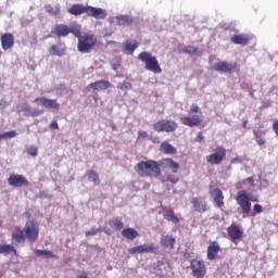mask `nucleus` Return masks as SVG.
Masks as SVG:
<instances>
[{"mask_svg":"<svg viewBox=\"0 0 278 278\" xmlns=\"http://www.w3.org/2000/svg\"><path fill=\"white\" fill-rule=\"evenodd\" d=\"M218 253H220V244H218L217 241L211 242L207 247V260H210L211 262L216 260V257H218Z\"/></svg>","mask_w":278,"mask_h":278,"instance_id":"18","label":"nucleus"},{"mask_svg":"<svg viewBox=\"0 0 278 278\" xmlns=\"http://www.w3.org/2000/svg\"><path fill=\"white\" fill-rule=\"evenodd\" d=\"M128 253H130V255H138V254L144 253V244L137 245L135 248H130L128 250Z\"/></svg>","mask_w":278,"mask_h":278,"instance_id":"36","label":"nucleus"},{"mask_svg":"<svg viewBox=\"0 0 278 278\" xmlns=\"http://www.w3.org/2000/svg\"><path fill=\"white\" fill-rule=\"evenodd\" d=\"M9 253L16 255V248L10 244H0V254L9 255Z\"/></svg>","mask_w":278,"mask_h":278,"instance_id":"31","label":"nucleus"},{"mask_svg":"<svg viewBox=\"0 0 278 278\" xmlns=\"http://www.w3.org/2000/svg\"><path fill=\"white\" fill-rule=\"evenodd\" d=\"M208 194L214 200L216 207H225V194L216 185L211 184L208 186Z\"/></svg>","mask_w":278,"mask_h":278,"instance_id":"11","label":"nucleus"},{"mask_svg":"<svg viewBox=\"0 0 278 278\" xmlns=\"http://www.w3.org/2000/svg\"><path fill=\"white\" fill-rule=\"evenodd\" d=\"M175 242L173 235H166L161 238V247H164V249H175Z\"/></svg>","mask_w":278,"mask_h":278,"instance_id":"24","label":"nucleus"},{"mask_svg":"<svg viewBox=\"0 0 278 278\" xmlns=\"http://www.w3.org/2000/svg\"><path fill=\"white\" fill-rule=\"evenodd\" d=\"M140 47V43L136 40H126L122 46V51L126 55H134V51Z\"/></svg>","mask_w":278,"mask_h":278,"instance_id":"20","label":"nucleus"},{"mask_svg":"<svg viewBox=\"0 0 278 278\" xmlns=\"http://www.w3.org/2000/svg\"><path fill=\"white\" fill-rule=\"evenodd\" d=\"M34 103H40V105L47 109L60 110V103H58V100L37 98L35 99Z\"/></svg>","mask_w":278,"mask_h":278,"instance_id":"19","label":"nucleus"},{"mask_svg":"<svg viewBox=\"0 0 278 278\" xmlns=\"http://www.w3.org/2000/svg\"><path fill=\"white\" fill-rule=\"evenodd\" d=\"M122 236L123 238H126V240H136L139 233H138V230L134 228H125L122 230Z\"/></svg>","mask_w":278,"mask_h":278,"instance_id":"28","label":"nucleus"},{"mask_svg":"<svg viewBox=\"0 0 278 278\" xmlns=\"http://www.w3.org/2000/svg\"><path fill=\"white\" fill-rule=\"evenodd\" d=\"M228 236L233 242V244H238L240 240H242L243 231H242V226L232 224L231 226L228 227Z\"/></svg>","mask_w":278,"mask_h":278,"instance_id":"14","label":"nucleus"},{"mask_svg":"<svg viewBox=\"0 0 278 278\" xmlns=\"http://www.w3.org/2000/svg\"><path fill=\"white\" fill-rule=\"evenodd\" d=\"M39 235L40 226L36 220H28L26 222L24 229H21L18 226L15 227V231H13L11 239L13 242H17V244L25 242V240L34 243L38 240Z\"/></svg>","mask_w":278,"mask_h":278,"instance_id":"1","label":"nucleus"},{"mask_svg":"<svg viewBox=\"0 0 278 278\" xmlns=\"http://www.w3.org/2000/svg\"><path fill=\"white\" fill-rule=\"evenodd\" d=\"M179 125L175 121L170 119H161L153 124L154 131L157 134L165 131L166 134H173V131H177Z\"/></svg>","mask_w":278,"mask_h":278,"instance_id":"8","label":"nucleus"},{"mask_svg":"<svg viewBox=\"0 0 278 278\" xmlns=\"http://www.w3.org/2000/svg\"><path fill=\"white\" fill-rule=\"evenodd\" d=\"M253 216H255V214H262L264 212V207L262 206V204H255L253 206Z\"/></svg>","mask_w":278,"mask_h":278,"instance_id":"42","label":"nucleus"},{"mask_svg":"<svg viewBox=\"0 0 278 278\" xmlns=\"http://www.w3.org/2000/svg\"><path fill=\"white\" fill-rule=\"evenodd\" d=\"M8 184L13 186V188H23V186H29V180H27L23 175L12 174L8 178Z\"/></svg>","mask_w":278,"mask_h":278,"instance_id":"15","label":"nucleus"},{"mask_svg":"<svg viewBox=\"0 0 278 278\" xmlns=\"http://www.w3.org/2000/svg\"><path fill=\"white\" fill-rule=\"evenodd\" d=\"M273 130H274L275 135L278 136V121L274 122Z\"/></svg>","mask_w":278,"mask_h":278,"instance_id":"49","label":"nucleus"},{"mask_svg":"<svg viewBox=\"0 0 278 278\" xmlns=\"http://www.w3.org/2000/svg\"><path fill=\"white\" fill-rule=\"evenodd\" d=\"M26 152L28 155L36 157V155H38V148L35 146H30L29 148H27Z\"/></svg>","mask_w":278,"mask_h":278,"instance_id":"41","label":"nucleus"},{"mask_svg":"<svg viewBox=\"0 0 278 278\" xmlns=\"http://www.w3.org/2000/svg\"><path fill=\"white\" fill-rule=\"evenodd\" d=\"M108 45H116V41H108Z\"/></svg>","mask_w":278,"mask_h":278,"instance_id":"52","label":"nucleus"},{"mask_svg":"<svg viewBox=\"0 0 278 278\" xmlns=\"http://www.w3.org/2000/svg\"><path fill=\"white\" fill-rule=\"evenodd\" d=\"M237 205H239V212L243 214V218L251 214V199L247 194V191H240L236 195Z\"/></svg>","mask_w":278,"mask_h":278,"instance_id":"7","label":"nucleus"},{"mask_svg":"<svg viewBox=\"0 0 278 278\" xmlns=\"http://www.w3.org/2000/svg\"><path fill=\"white\" fill-rule=\"evenodd\" d=\"M252 201H254V203H255V202H257V199H253Z\"/></svg>","mask_w":278,"mask_h":278,"instance_id":"55","label":"nucleus"},{"mask_svg":"<svg viewBox=\"0 0 278 278\" xmlns=\"http://www.w3.org/2000/svg\"><path fill=\"white\" fill-rule=\"evenodd\" d=\"M203 112L199 104H191L189 110V116H182L180 123L187 127H199L203 123Z\"/></svg>","mask_w":278,"mask_h":278,"instance_id":"4","label":"nucleus"},{"mask_svg":"<svg viewBox=\"0 0 278 278\" xmlns=\"http://www.w3.org/2000/svg\"><path fill=\"white\" fill-rule=\"evenodd\" d=\"M197 51H199V49H197L192 46H187L182 49V52L188 53L189 55H192V54L197 53Z\"/></svg>","mask_w":278,"mask_h":278,"instance_id":"40","label":"nucleus"},{"mask_svg":"<svg viewBox=\"0 0 278 278\" xmlns=\"http://www.w3.org/2000/svg\"><path fill=\"white\" fill-rule=\"evenodd\" d=\"M50 129H59V126H58V122H56V121L51 122V124H50Z\"/></svg>","mask_w":278,"mask_h":278,"instance_id":"50","label":"nucleus"},{"mask_svg":"<svg viewBox=\"0 0 278 278\" xmlns=\"http://www.w3.org/2000/svg\"><path fill=\"white\" fill-rule=\"evenodd\" d=\"M226 157L227 150L219 146L213 150L212 154L206 156V162L212 166H216L218 164H222Z\"/></svg>","mask_w":278,"mask_h":278,"instance_id":"9","label":"nucleus"},{"mask_svg":"<svg viewBox=\"0 0 278 278\" xmlns=\"http://www.w3.org/2000/svg\"><path fill=\"white\" fill-rule=\"evenodd\" d=\"M191 203L193 205L194 212H198L199 214H204V212L210 210L207 202L201 198H192Z\"/></svg>","mask_w":278,"mask_h":278,"instance_id":"16","label":"nucleus"},{"mask_svg":"<svg viewBox=\"0 0 278 278\" xmlns=\"http://www.w3.org/2000/svg\"><path fill=\"white\" fill-rule=\"evenodd\" d=\"M1 47L3 51H8V49H12L14 47V35L11 33H5L1 36Z\"/></svg>","mask_w":278,"mask_h":278,"instance_id":"21","label":"nucleus"},{"mask_svg":"<svg viewBox=\"0 0 278 278\" xmlns=\"http://www.w3.org/2000/svg\"><path fill=\"white\" fill-rule=\"evenodd\" d=\"M110 227H114V229L116 231H121V229H123V227H125V224L123 223V220L118 217L113 218L109 222Z\"/></svg>","mask_w":278,"mask_h":278,"instance_id":"32","label":"nucleus"},{"mask_svg":"<svg viewBox=\"0 0 278 278\" xmlns=\"http://www.w3.org/2000/svg\"><path fill=\"white\" fill-rule=\"evenodd\" d=\"M98 232L99 230H97L96 228H91L90 230L86 231V236H97Z\"/></svg>","mask_w":278,"mask_h":278,"instance_id":"46","label":"nucleus"},{"mask_svg":"<svg viewBox=\"0 0 278 278\" xmlns=\"http://www.w3.org/2000/svg\"><path fill=\"white\" fill-rule=\"evenodd\" d=\"M0 105H3V108H5V105H8V102H0Z\"/></svg>","mask_w":278,"mask_h":278,"instance_id":"51","label":"nucleus"},{"mask_svg":"<svg viewBox=\"0 0 278 278\" xmlns=\"http://www.w3.org/2000/svg\"><path fill=\"white\" fill-rule=\"evenodd\" d=\"M67 12L68 14H72V16H81V14H87V16H91L97 21H103L104 18H108V11L105 9L84 5L80 3L73 4L67 10Z\"/></svg>","mask_w":278,"mask_h":278,"instance_id":"2","label":"nucleus"},{"mask_svg":"<svg viewBox=\"0 0 278 278\" xmlns=\"http://www.w3.org/2000/svg\"><path fill=\"white\" fill-rule=\"evenodd\" d=\"M161 151L162 153H165V155H175V153H177V149L173 147V144L168 143L167 141H164L161 144Z\"/></svg>","mask_w":278,"mask_h":278,"instance_id":"29","label":"nucleus"},{"mask_svg":"<svg viewBox=\"0 0 278 278\" xmlns=\"http://www.w3.org/2000/svg\"><path fill=\"white\" fill-rule=\"evenodd\" d=\"M10 138H16V131L11 130V131L0 134V142L1 140H10Z\"/></svg>","mask_w":278,"mask_h":278,"instance_id":"37","label":"nucleus"},{"mask_svg":"<svg viewBox=\"0 0 278 278\" xmlns=\"http://www.w3.org/2000/svg\"><path fill=\"white\" fill-rule=\"evenodd\" d=\"M256 142L257 144H260V147H262V144H266V140L262 138V136H258L257 134H256Z\"/></svg>","mask_w":278,"mask_h":278,"instance_id":"45","label":"nucleus"},{"mask_svg":"<svg viewBox=\"0 0 278 278\" xmlns=\"http://www.w3.org/2000/svg\"><path fill=\"white\" fill-rule=\"evenodd\" d=\"M71 34H73L75 36V38H78V41H79V38H81L84 36V35H81V30L73 29V28H72Z\"/></svg>","mask_w":278,"mask_h":278,"instance_id":"44","label":"nucleus"},{"mask_svg":"<svg viewBox=\"0 0 278 278\" xmlns=\"http://www.w3.org/2000/svg\"><path fill=\"white\" fill-rule=\"evenodd\" d=\"M144 138H149V132H147L144 130H139L138 131V140H142Z\"/></svg>","mask_w":278,"mask_h":278,"instance_id":"43","label":"nucleus"},{"mask_svg":"<svg viewBox=\"0 0 278 278\" xmlns=\"http://www.w3.org/2000/svg\"><path fill=\"white\" fill-rule=\"evenodd\" d=\"M117 88H118L119 90H131L132 86H131V83H129V81H124V83H119V84L117 85Z\"/></svg>","mask_w":278,"mask_h":278,"instance_id":"39","label":"nucleus"},{"mask_svg":"<svg viewBox=\"0 0 278 278\" xmlns=\"http://www.w3.org/2000/svg\"><path fill=\"white\" fill-rule=\"evenodd\" d=\"M249 35H235L230 38V42H232V45H242L243 47L249 45Z\"/></svg>","mask_w":278,"mask_h":278,"instance_id":"25","label":"nucleus"},{"mask_svg":"<svg viewBox=\"0 0 278 278\" xmlns=\"http://www.w3.org/2000/svg\"><path fill=\"white\" fill-rule=\"evenodd\" d=\"M247 123H248L247 121L243 122L242 127L247 128Z\"/></svg>","mask_w":278,"mask_h":278,"instance_id":"54","label":"nucleus"},{"mask_svg":"<svg viewBox=\"0 0 278 278\" xmlns=\"http://www.w3.org/2000/svg\"><path fill=\"white\" fill-rule=\"evenodd\" d=\"M163 218L165 220H168V223H174V225H179V217L175 215V210L173 208H166L163 215Z\"/></svg>","mask_w":278,"mask_h":278,"instance_id":"26","label":"nucleus"},{"mask_svg":"<svg viewBox=\"0 0 278 278\" xmlns=\"http://www.w3.org/2000/svg\"><path fill=\"white\" fill-rule=\"evenodd\" d=\"M204 141H205V137H203V132H199L195 138V142H204Z\"/></svg>","mask_w":278,"mask_h":278,"instance_id":"47","label":"nucleus"},{"mask_svg":"<svg viewBox=\"0 0 278 278\" xmlns=\"http://www.w3.org/2000/svg\"><path fill=\"white\" fill-rule=\"evenodd\" d=\"M135 170L140 177H160V175H162L160 162L154 160L139 162L135 166Z\"/></svg>","mask_w":278,"mask_h":278,"instance_id":"3","label":"nucleus"},{"mask_svg":"<svg viewBox=\"0 0 278 278\" xmlns=\"http://www.w3.org/2000/svg\"><path fill=\"white\" fill-rule=\"evenodd\" d=\"M45 10L50 16H60V13L62 12L60 4H46Z\"/></svg>","mask_w":278,"mask_h":278,"instance_id":"27","label":"nucleus"},{"mask_svg":"<svg viewBox=\"0 0 278 278\" xmlns=\"http://www.w3.org/2000/svg\"><path fill=\"white\" fill-rule=\"evenodd\" d=\"M97 36L93 34H84L79 37L77 50L79 53H90V51L97 47Z\"/></svg>","mask_w":278,"mask_h":278,"instance_id":"6","label":"nucleus"},{"mask_svg":"<svg viewBox=\"0 0 278 278\" xmlns=\"http://www.w3.org/2000/svg\"><path fill=\"white\" fill-rule=\"evenodd\" d=\"M2 53H3V52H1V50H0V55H2Z\"/></svg>","mask_w":278,"mask_h":278,"instance_id":"56","label":"nucleus"},{"mask_svg":"<svg viewBox=\"0 0 278 278\" xmlns=\"http://www.w3.org/2000/svg\"><path fill=\"white\" fill-rule=\"evenodd\" d=\"M144 253H157L160 251V247L154 243H147L143 244Z\"/></svg>","mask_w":278,"mask_h":278,"instance_id":"34","label":"nucleus"},{"mask_svg":"<svg viewBox=\"0 0 278 278\" xmlns=\"http://www.w3.org/2000/svg\"><path fill=\"white\" fill-rule=\"evenodd\" d=\"M190 264L193 277L205 278V275H207V267L203 261L193 258Z\"/></svg>","mask_w":278,"mask_h":278,"instance_id":"12","label":"nucleus"},{"mask_svg":"<svg viewBox=\"0 0 278 278\" xmlns=\"http://www.w3.org/2000/svg\"><path fill=\"white\" fill-rule=\"evenodd\" d=\"M110 25H117L118 27H129L134 25V16L127 14H119L109 20Z\"/></svg>","mask_w":278,"mask_h":278,"instance_id":"13","label":"nucleus"},{"mask_svg":"<svg viewBox=\"0 0 278 278\" xmlns=\"http://www.w3.org/2000/svg\"><path fill=\"white\" fill-rule=\"evenodd\" d=\"M40 114H42V111L40 110H34L33 112H30V116H40Z\"/></svg>","mask_w":278,"mask_h":278,"instance_id":"48","label":"nucleus"},{"mask_svg":"<svg viewBox=\"0 0 278 278\" xmlns=\"http://www.w3.org/2000/svg\"><path fill=\"white\" fill-rule=\"evenodd\" d=\"M50 55H58L59 58H62V55H66V49L53 45L51 46L50 50H49Z\"/></svg>","mask_w":278,"mask_h":278,"instance_id":"30","label":"nucleus"},{"mask_svg":"<svg viewBox=\"0 0 278 278\" xmlns=\"http://www.w3.org/2000/svg\"><path fill=\"white\" fill-rule=\"evenodd\" d=\"M88 88H92L93 90H108V88H112V83L108 80H98L89 84Z\"/></svg>","mask_w":278,"mask_h":278,"instance_id":"23","label":"nucleus"},{"mask_svg":"<svg viewBox=\"0 0 278 278\" xmlns=\"http://www.w3.org/2000/svg\"><path fill=\"white\" fill-rule=\"evenodd\" d=\"M248 181H249L250 184H253V178L249 177V178H248Z\"/></svg>","mask_w":278,"mask_h":278,"instance_id":"53","label":"nucleus"},{"mask_svg":"<svg viewBox=\"0 0 278 278\" xmlns=\"http://www.w3.org/2000/svg\"><path fill=\"white\" fill-rule=\"evenodd\" d=\"M165 181H168L169 184H179V177H177V175H174V174H169L166 176V179Z\"/></svg>","mask_w":278,"mask_h":278,"instance_id":"38","label":"nucleus"},{"mask_svg":"<svg viewBox=\"0 0 278 278\" xmlns=\"http://www.w3.org/2000/svg\"><path fill=\"white\" fill-rule=\"evenodd\" d=\"M71 31H73V28L64 24H58L52 29V34H54V36L58 38H66Z\"/></svg>","mask_w":278,"mask_h":278,"instance_id":"17","label":"nucleus"},{"mask_svg":"<svg viewBox=\"0 0 278 278\" xmlns=\"http://www.w3.org/2000/svg\"><path fill=\"white\" fill-rule=\"evenodd\" d=\"M88 179L89 181H92L94 186H99V184H101V180L99 179V173H97L94 169L88 172Z\"/></svg>","mask_w":278,"mask_h":278,"instance_id":"33","label":"nucleus"},{"mask_svg":"<svg viewBox=\"0 0 278 278\" xmlns=\"http://www.w3.org/2000/svg\"><path fill=\"white\" fill-rule=\"evenodd\" d=\"M36 255H38L39 257H46L47 260L51 258V257H55V254H53V252L49 251V250H36Z\"/></svg>","mask_w":278,"mask_h":278,"instance_id":"35","label":"nucleus"},{"mask_svg":"<svg viewBox=\"0 0 278 278\" xmlns=\"http://www.w3.org/2000/svg\"><path fill=\"white\" fill-rule=\"evenodd\" d=\"M138 60L144 63L146 71H150V73H154V75H160V73H162V67L160 66L157 58L151 52L143 51L139 53Z\"/></svg>","mask_w":278,"mask_h":278,"instance_id":"5","label":"nucleus"},{"mask_svg":"<svg viewBox=\"0 0 278 278\" xmlns=\"http://www.w3.org/2000/svg\"><path fill=\"white\" fill-rule=\"evenodd\" d=\"M160 168H170L173 173H177L179 170V163L174 162L173 159H163L159 161Z\"/></svg>","mask_w":278,"mask_h":278,"instance_id":"22","label":"nucleus"},{"mask_svg":"<svg viewBox=\"0 0 278 278\" xmlns=\"http://www.w3.org/2000/svg\"><path fill=\"white\" fill-rule=\"evenodd\" d=\"M214 71H217L218 73H228L229 75H231V73H240V66L238 65V63L219 61L214 65Z\"/></svg>","mask_w":278,"mask_h":278,"instance_id":"10","label":"nucleus"}]
</instances>
